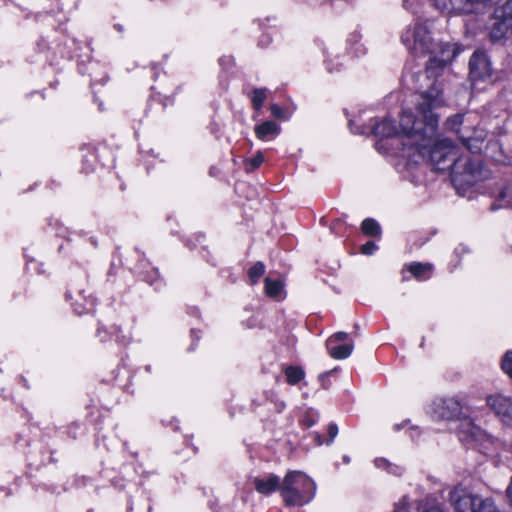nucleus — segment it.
<instances>
[{
    "label": "nucleus",
    "mask_w": 512,
    "mask_h": 512,
    "mask_svg": "<svg viewBox=\"0 0 512 512\" xmlns=\"http://www.w3.org/2000/svg\"><path fill=\"white\" fill-rule=\"evenodd\" d=\"M435 88L424 95L421 110L424 112L425 128L412 133V138L419 148V157L429 155V162L438 171L450 169L453 182L472 185L481 176V163L470 155H459L458 148L448 138L437 136L438 115L433 110L442 107L445 101L437 94Z\"/></svg>",
    "instance_id": "nucleus-1"
},
{
    "label": "nucleus",
    "mask_w": 512,
    "mask_h": 512,
    "mask_svg": "<svg viewBox=\"0 0 512 512\" xmlns=\"http://www.w3.org/2000/svg\"><path fill=\"white\" fill-rule=\"evenodd\" d=\"M401 40L407 49L416 56L428 53L438 54L427 62L426 73L428 78H435V82L430 87L437 86L441 91V98L444 100L443 88L438 82V77L461 52L459 45L449 42L435 43L430 34H403Z\"/></svg>",
    "instance_id": "nucleus-2"
},
{
    "label": "nucleus",
    "mask_w": 512,
    "mask_h": 512,
    "mask_svg": "<svg viewBox=\"0 0 512 512\" xmlns=\"http://www.w3.org/2000/svg\"><path fill=\"white\" fill-rule=\"evenodd\" d=\"M437 89L439 96L441 97V91L437 86L429 87L426 91L420 94V99L417 103V115H414L412 112L403 111L400 117L399 124V134L397 136H402L403 140L397 139V142L402 144V153L401 155L408 159V161L413 163H419L420 161H429V155L426 157H419V146L414 142L412 138V133L415 130H420L423 134L424 128L426 125L424 112L421 110V103L424 100V95L429 93L430 91Z\"/></svg>",
    "instance_id": "nucleus-3"
},
{
    "label": "nucleus",
    "mask_w": 512,
    "mask_h": 512,
    "mask_svg": "<svg viewBox=\"0 0 512 512\" xmlns=\"http://www.w3.org/2000/svg\"><path fill=\"white\" fill-rule=\"evenodd\" d=\"M316 484L306 474L291 471L283 479L280 493L287 506H303L315 496Z\"/></svg>",
    "instance_id": "nucleus-4"
},
{
    "label": "nucleus",
    "mask_w": 512,
    "mask_h": 512,
    "mask_svg": "<svg viewBox=\"0 0 512 512\" xmlns=\"http://www.w3.org/2000/svg\"><path fill=\"white\" fill-rule=\"evenodd\" d=\"M495 0H433L436 9L446 14L481 15L485 13Z\"/></svg>",
    "instance_id": "nucleus-5"
},
{
    "label": "nucleus",
    "mask_w": 512,
    "mask_h": 512,
    "mask_svg": "<svg viewBox=\"0 0 512 512\" xmlns=\"http://www.w3.org/2000/svg\"><path fill=\"white\" fill-rule=\"evenodd\" d=\"M488 29L495 32H512V0H507L495 9L490 17Z\"/></svg>",
    "instance_id": "nucleus-6"
},
{
    "label": "nucleus",
    "mask_w": 512,
    "mask_h": 512,
    "mask_svg": "<svg viewBox=\"0 0 512 512\" xmlns=\"http://www.w3.org/2000/svg\"><path fill=\"white\" fill-rule=\"evenodd\" d=\"M492 74V67L487 54L476 50L469 60V77L471 81L484 80Z\"/></svg>",
    "instance_id": "nucleus-7"
},
{
    "label": "nucleus",
    "mask_w": 512,
    "mask_h": 512,
    "mask_svg": "<svg viewBox=\"0 0 512 512\" xmlns=\"http://www.w3.org/2000/svg\"><path fill=\"white\" fill-rule=\"evenodd\" d=\"M478 500V496L462 488H454L450 492V503L456 512H474Z\"/></svg>",
    "instance_id": "nucleus-8"
},
{
    "label": "nucleus",
    "mask_w": 512,
    "mask_h": 512,
    "mask_svg": "<svg viewBox=\"0 0 512 512\" xmlns=\"http://www.w3.org/2000/svg\"><path fill=\"white\" fill-rule=\"evenodd\" d=\"M487 405L503 421H512V401L510 399L500 395L490 396L487 398Z\"/></svg>",
    "instance_id": "nucleus-9"
},
{
    "label": "nucleus",
    "mask_w": 512,
    "mask_h": 512,
    "mask_svg": "<svg viewBox=\"0 0 512 512\" xmlns=\"http://www.w3.org/2000/svg\"><path fill=\"white\" fill-rule=\"evenodd\" d=\"M373 134L380 138V140L376 143V149H382V140L385 138H392L398 135L399 128L394 124V122L388 118H384L382 121L376 122L372 125Z\"/></svg>",
    "instance_id": "nucleus-10"
},
{
    "label": "nucleus",
    "mask_w": 512,
    "mask_h": 512,
    "mask_svg": "<svg viewBox=\"0 0 512 512\" xmlns=\"http://www.w3.org/2000/svg\"><path fill=\"white\" fill-rule=\"evenodd\" d=\"M253 484L257 492L263 495H269L276 490H280L282 483L277 475L267 474L263 477H255Z\"/></svg>",
    "instance_id": "nucleus-11"
},
{
    "label": "nucleus",
    "mask_w": 512,
    "mask_h": 512,
    "mask_svg": "<svg viewBox=\"0 0 512 512\" xmlns=\"http://www.w3.org/2000/svg\"><path fill=\"white\" fill-rule=\"evenodd\" d=\"M439 414L443 419H452L461 414V403L456 398H446L438 404Z\"/></svg>",
    "instance_id": "nucleus-12"
},
{
    "label": "nucleus",
    "mask_w": 512,
    "mask_h": 512,
    "mask_svg": "<svg viewBox=\"0 0 512 512\" xmlns=\"http://www.w3.org/2000/svg\"><path fill=\"white\" fill-rule=\"evenodd\" d=\"M255 134L261 140H268L280 133V126L273 121H265L255 126Z\"/></svg>",
    "instance_id": "nucleus-13"
},
{
    "label": "nucleus",
    "mask_w": 512,
    "mask_h": 512,
    "mask_svg": "<svg viewBox=\"0 0 512 512\" xmlns=\"http://www.w3.org/2000/svg\"><path fill=\"white\" fill-rule=\"evenodd\" d=\"M329 355L334 359H346L353 351V343H335L326 345Z\"/></svg>",
    "instance_id": "nucleus-14"
},
{
    "label": "nucleus",
    "mask_w": 512,
    "mask_h": 512,
    "mask_svg": "<svg viewBox=\"0 0 512 512\" xmlns=\"http://www.w3.org/2000/svg\"><path fill=\"white\" fill-rule=\"evenodd\" d=\"M72 305L74 307L75 312L80 315L93 310L95 305V299L91 297L87 298L84 295H82V291H79L78 297L74 299Z\"/></svg>",
    "instance_id": "nucleus-15"
},
{
    "label": "nucleus",
    "mask_w": 512,
    "mask_h": 512,
    "mask_svg": "<svg viewBox=\"0 0 512 512\" xmlns=\"http://www.w3.org/2000/svg\"><path fill=\"white\" fill-rule=\"evenodd\" d=\"M284 373L289 385H296L305 377V372L300 366H288L285 368Z\"/></svg>",
    "instance_id": "nucleus-16"
},
{
    "label": "nucleus",
    "mask_w": 512,
    "mask_h": 512,
    "mask_svg": "<svg viewBox=\"0 0 512 512\" xmlns=\"http://www.w3.org/2000/svg\"><path fill=\"white\" fill-rule=\"evenodd\" d=\"M433 266L430 263L414 262L408 266V271L417 279H425V275L432 271Z\"/></svg>",
    "instance_id": "nucleus-17"
},
{
    "label": "nucleus",
    "mask_w": 512,
    "mask_h": 512,
    "mask_svg": "<svg viewBox=\"0 0 512 512\" xmlns=\"http://www.w3.org/2000/svg\"><path fill=\"white\" fill-rule=\"evenodd\" d=\"M395 512H407L404 503L396 506ZM417 512H443L438 504L429 501H421L417 505Z\"/></svg>",
    "instance_id": "nucleus-18"
},
{
    "label": "nucleus",
    "mask_w": 512,
    "mask_h": 512,
    "mask_svg": "<svg viewBox=\"0 0 512 512\" xmlns=\"http://www.w3.org/2000/svg\"><path fill=\"white\" fill-rule=\"evenodd\" d=\"M362 232L370 237H379L381 235V227L373 218H366L361 224Z\"/></svg>",
    "instance_id": "nucleus-19"
},
{
    "label": "nucleus",
    "mask_w": 512,
    "mask_h": 512,
    "mask_svg": "<svg viewBox=\"0 0 512 512\" xmlns=\"http://www.w3.org/2000/svg\"><path fill=\"white\" fill-rule=\"evenodd\" d=\"M266 92V88H254L252 92L249 94L252 106L256 111L262 109L267 97Z\"/></svg>",
    "instance_id": "nucleus-20"
},
{
    "label": "nucleus",
    "mask_w": 512,
    "mask_h": 512,
    "mask_svg": "<svg viewBox=\"0 0 512 512\" xmlns=\"http://www.w3.org/2000/svg\"><path fill=\"white\" fill-rule=\"evenodd\" d=\"M283 289V283L280 280L265 279V292L270 297H277Z\"/></svg>",
    "instance_id": "nucleus-21"
},
{
    "label": "nucleus",
    "mask_w": 512,
    "mask_h": 512,
    "mask_svg": "<svg viewBox=\"0 0 512 512\" xmlns=\"http://www.w3.org/2000/svg\"><path fill=\"white\" fill-rule=\"evenodd\" d=\"M265 272V265L262 262L255 263L248 271L251 284H256Z\"/></svg>",
    "instance_id": "nucleus-22"
},
{
    "label": "nucleus",
    "mask_w": 512,
    "mask_h": 512,
    "mask_svg": "<svg viewBox=\"0 0 512 512\" xmlns=\"http://www.w3.org/2000/svg\"><path fill=\"white\" fill-rule=\"evenodd\" d=\"M264 162V154L258 151L253 157L245 160V169L247 172H252L260 167Z\"/></svg>",
    "instance_id": "nucleus-23"
},
{
    "label": "nucleus",
    "mask_w": 512,
    "mask_h": 512,
    "mask_svg": "<svg viewBox=\"0 0 512 512\" xmlns=\"http://www.w3.org/2000/svg\"><path fill=\"white\" fill-rule=\"evenodd\" d=\"M474 512H498V510L491 499H482L479 497Z\"/></svg>",
    "instance_id": "nucleus-24"
},
{
    "label": "nucleus",
    "mask_w": 512,
    "mask_h": 512,
    "mask_svg": "<svg viewBox=\"0 0 512 512\" xmlns=\"http://www.w3.org/2000/svg\"><path fill=\"white\" fill-rule=\"evenodd\" d=\"M462 123H463V115L456 114V115L449 117L446 120L445 125H446L447 129L458 132V129L462 125Z\"/></svg>",
    "instance_id": "nucleus-25"
},
{
    "label": "nucleus",
    "mask_w": 512,
    "mask_h": 512,
    "mask_svg": "<svg viewBox=\"0 0 512 512\" xmlns=\"http://www.w3.org/2000/svg\"><path fill=\"white\" fill-rule=\"evenodd\" d=\"M502 369L512 378V351L506 352L502 360Z\"/></svg>",
    "instance_id": "nucleus-26"
},
{
    "label": "nucleus",
    "mask_w": 512,
    "mask_h": 512,
    "mask_svg": "<svg viewBox=\"0 0 512 512\" xmlns=\"http://www.w3.org/2000/svg\"><path fill=\"white\" fill-rule=\"evenodd\" d=\"M347 338H348V334L346 332H337L327 339L326 345L341 343V342L347 340Z\"/></svg>",
    "instance_id": "nucleus-27"
},
{
    "label": "nucleus",
    "mask_w": 512,
    "mask_h": 512,
    "mask_svg": "<svg viewBox=\"0 0 512 512\" xmlns=\"http://www.w3.org/2000/svg\"><path fill=\"white\" fill-rule=\"evenodd\" d=\"M109 333L111 335H114L116 341L121 343V344H127L129 342V340H130L129 337H127L125 335H120V328L118 326H115V325L112 326Z\"/></svg>",
    "instance_id": "nucleus-28"
},
{
    "label": "nucleus",
    "mask_w": 512,
    "mask_h": 512,
    "mask_svg": "<svg viewBox=\"0 0 512 512\" xmlns=\"http://www.w3.org/2000/svg\"><path fill=\"white\" fill-rule=\"evenodd\" d=\"M378 249L377 245L373 241H368L361 246V253L365 255H372Z\"/></svg>",
    "instance_id": "nucleus-29"
},
{
    "label": "nucleus",
    "mask_w": 512,
    "mask_h": 512,
    "mask_svg": "<svg viewBox=\"0 0 512 512\" xmlns=\"http://www.w3.org/2000/svg\"><path fill=\"white\" fill-rule=\"evenodd\" d=\"M270 111H271L272 116H274L275 118H278V119L285 118V112L278 104H271Z\"/></svg>",
    "instance_id": "nucleus-30"
},
{
    "label": "nucleus",
    "mask_w": 512,
    "mask_h": 512,
    "mask_svg": "<svg viewBox=\"0 0 512 512\" xmlns=\"http://www.w3.org/2000/svg\"><path fill=\"white\" fill-rule=\"evenodd\" d=\"M327 432H328V435H329V441L328 443H331L333 441V439L337 436L338 434V426L335 424V423H330L328 425V429H327Z\"/></svg>",
    "instance_id": "nucleus-31"
},
{
    "label": "nucleus",
    "mask_w": 512,
    "mask_h": 512,
    "mask_svg": "<svg viewBox=\"0 0 512 512\" xmlns=\"http://www.w3.org/2000/svg\"><path fill=\"white\" fill-rule=\"evenodd\" d=\"M374 463L375 466L379 469L387 470L389 467H391V463L385 458H378L374 461Z\"/></svg>",
    "instance_id": "nucleus-32"
},
{
    "label": "nucleus",
    "mask_w": 512,
    "mask_h": 512,
    "mask_svg": "<svg viewBox=\"0 0 512 512\" xmlns=\"http://www.w3.org/2000/svg\"><path fill=\"white\" fill-rule=\"evenodd\" d=\"M387 471L393 475L400 476L403 473V468L399 465L391 463V467H389Z\"/></svg>",
    "instance_id": "nucleus-33"
},
{
    "label": "nucleus",
    "mask_w": 512,
    "mask_h": 512,
    "mask_svg": "<svg viewBox=\"0 0 512 512\" xmlns=\"http://www.w3.org/2000/svg\"><path fill=\"white\" fill-rule=\"evenodd\" d=\"M505 34H489L491 43H498L504 38Z\"/></svg>",
    "instance_id": "nucleus-34"
},
{
    "label": "nucleus",
    "mask_w": 512,
    "mask_h": 512,
    "mask_svg": "<svg viewBox=\"0 0 512 512\" xmlns=\"http://www.w3.org/2000/svg\"><path fill=\"white\" fill-rule=\"evenodd\" d=\"M469 431L472 439H476L481 433L480 429L475 426H471Z\"/></svg>",
    "instance_id": "nucleus-35"
},
{
    "label": "nucleus",
    "mask_w": 512,
    "mask_h": 512,
    "mask_svg": "<svg viewBox=\"0 0 512 512\" xmlns=\"http://www.w3.org/2000/svg\"><path fill=\"white\" fill-rule=\"evenodd\" d=\"M506 494H507V498H508L510 504L512 505V476L510 479V483L506 489Z\"/></svg>",
    "instance_id": "nucleus-36"
},
{
    "label": "nucleus",
    "mask_w": 512,
    "mask_h": 512,
    "mask_svg": "<svg viewBox=\"0 0 512 512\" xmlns=\"http://www.w3.org/2000/svg\"><path fill=\"white\" fill-rule=\"evenodd\" d=\"M336 369L324 372L319 375V380L323 383Z\"/></svg>",
    "instance_id": "nucleus-37"
},
{
    "label": "nucleus",
    "mask_w": 512,
    "mask_h": 512,
    "mask_svg": "<svg viewBox=\"0 0 512 512\" xmlns=\"http://www.w3.org/2000/svg\"><path fill=\"white\" fill-rule=\"evenodd\" d=\"M107 331L103 330L102 328H98L97 335L100 338L101 341H106L107 338L105 336H102V333L106 334Z\"/></svg>",
    "instance_id": "nucleus-38"
},
{
    "label": "nucleus",
    "mask_w": 512,
    "mask_h": 512,
    "mask_svg": "<svg viewBox=\"0 0 512 512\" xmlns=\"http://www.w3.org/2000/svg\"><path fill=\"white\" fill-rule=\"evenodd\" d=\"M433 27L430 26V25H426L425 27H421V28H418V31L417 32H428L430 29H432Z\"/></svg>",
    "instance_id": "nucleus-39"
},
{
    "label": "nucleus",
    "mask_w": 512,
    "mask_h": 512,
    "mask_svg": "<svg viewBox=\"0 0 512 512\" xmlns=\"http://www.w3.org/2000/svg\"><path fill=\"white\" fill-rule=\"evenodd\" d=\"M276 408H277L278 412H281L285 408V403L284 402L277 403Z\"/></svg>",
    "instance_id": "nucleus-40"
},
{
    "label": "nucleus",
    "mask_w": 512,
    "mask_h": 512,
    "mask_svg": "<svg viewBox=\"0 0 512 512\" xmlns=\"http://www.w3.org/2000/svg\"><path fill=\"white\" fill-rule=\"evenodd\" d=\"M508 195H509L508 188H505L504 190H502V191L500 192V196H501V198H503V199H504V198H506V197H508Z\"/></svg>",
    "instance_id": "nucleus-41"
},
{
    "label": "nucleus",
    "mask_w": 512,
    "mask_h": 512,
    "mask_svg": "<svg viewBox=\"0 0 512 512\" xmlns=\"http://www.w3.org/2000/svg\"><path fill=\"white\" fill-rule=\"evenodd\" d=\"M463 144L466 146L467 149L471 150L472 146L469 143V139H464Z\"/></svg>",
    "instance_id": "nucleus-42"
},
{
    "label": "nucleus",
    "mask_w": 512,
    "mask_h": 512,
    "mask_svg": "<svg viewBox=\"0 0 512 512\" xmlns=\"http://www.w3.org/2000/svg\"><path fill=\"white\" fill-rule=\"evenodd\" d=\"M340 223V220H337L332 226H331V230L334 231L335 228H336V225Z\"/></svg>",
    "instance_id": "nucleus-43"
},
{
    "label": "nucleus",
    "mask_w": 512,
    "mask_h": 512,
    "mask_svg": "<svg viewBox=\"0 0 512 512\" xmlns=\"http://www.w3.org/2000/svg\"><path fill=\"white\" fill-rule=\"evenodd\" d=\"M264 38L266 39V44L270 42L269 34H264Z\"/></svg>",
    "instance_id": "nucleus-44"
},
{
    "label": "nucleus",
    "mask_w": 512,
    "mask_h": 512,
    "mask_svg": "<svg viewBox=\"0 0 512 512\" xmlns=\"http://www.w3.org/2000/svg\"><path fill=\"white\" fill-rule=\"evenodd\" d=\"M343 461H344L345 463H349V462H350V458H349L348 456H344V457H343Z\"/></svg>",
    "instance_id": "nucleus-45"
},
{
    "label": "nucleus",
    "mask_w": 512,
    "mask_h": 512,
    "mask_svg": "<svg viewBox=\"0 0 512 512\" xmlns=\"http://www.w3.org/2000/svg\"><path fill=\"white\" fill-rule=\"evenodd\" d=\"M395 429H396V430H399V429H400V426H399V425H395Z\"/></svg>",
    "instance_id": "nucleus-46"
},
{
    "label": "nucleus",
    "mask_w": 512,
    "mask_h": 512,
    "mask_svg": "<svg viewBox=\"0 0 512 512\" xmlns=\"http://www.w3.org/2000/svg\"><path fill=\"white\" fill-rule=\"evenodd\" d=\"M146 370L149 372L150 371V366H146Z\"/></svg>",
    "instance_id": "nucleus-47"
}]
</instances>
